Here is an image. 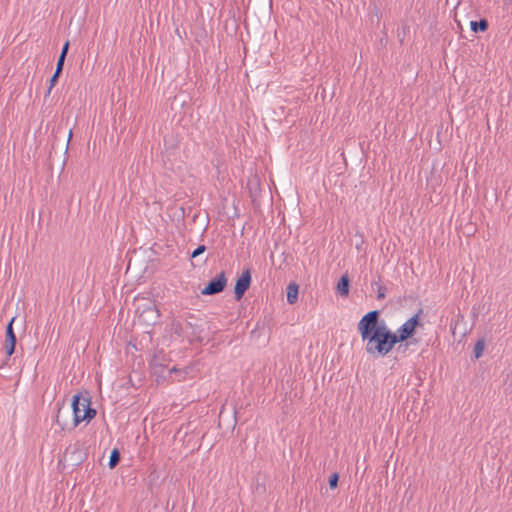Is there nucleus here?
<instances>
[{
    "label": "nucleus",
    "mask_w": 512,
    "mask_h": 512,
    "mask_svg": "<svg viewBox=\"0 0 512 512\" xmlns=\"http://www.w3.org/2000/svg\"><path fill=\"white\" fill-rule=\"evenodd\" d=\"M380 312L372 310L358 322L357 329L366 342L365 350L373 357H384L398 343L394 332L384 323L379 322Z\"/></svg>",
    "instance_id": "f257e3e1"
},
{
    "label": "nucleus",
    "mask_w": 512,
    "mask_h": 512,
    "mask_svg": "<svg viewBox=\"0 0 512 512\" xmlns=\"http://www.w3.org/2000/svg\"><path fill=\"white\" fill-rule=\"evenodd\" d=\"M71 407L74 427L82 421L90 422L97 413L96 410L91 407V396L87 390L73 396Z\"/></svg>",
    "instance_id": "f03ea898"
},
{
    "label": "nucleus",
    "mask_w": 512,
    "mask_h": 512,
    "mask_svg": "<svg viewBox=\"0 0 512 512\" xmlns=\"http://www.w3.org/2000/svg\"><path fill=\"white\" fill-rule=\"evenodd\" d=\"M422 313H423V310L419 309L415 315H413L407 321H405L397 329V331L394 332V335H395L398 343H402L414 335L416 328L418 326H421L420 315Z\"/></svg>",
    "instance_id": "7ed1b4c3"
},
{
    "label": "nucleus",
    "mask_w": 512,
    "mask_h": 512,
    "mask_svg": "<svg viewBox=\"0 0 512 512\" xmlns=\"http://www.w3.org/2000/svg\"><path fill=\"white\" fill-rule=\"evenodd\" d=\"M15 319L16 317H12L6 326L5 341L3 344L6 359L0 364V369H3L5 366L8 365L10 357L15 353L16 350L17 338L13 328V323Z\"/></svg>",
    "instance_id": "20e7f679"
},
{
    "label": "nucleus",
    "mask_w": 512,
    "mask_h": 512,
    "mask_svg": "<svg viewBox=\"0 0 512 512\" xmlns=\"http://www.w3.org/2000/svg\"><path fill=\"white\" fill-rule=\"evenodd\" d=\"M227 285V278L224 271H221L201 290V294L211 296L221 293Z\"/></svg>",
    "instance_id": "39448f33"
},
{
    "label": "nucleus",
    "mask_w": 512,
    "mask_h": 512,
    "mask_svg": "<svg viewBox=\"0 0 512 512\" xmlns=\"http://www.w3.org/2000/svg\"><path fill=\"white\" fill-rule=\"evenodd\" d=\"M251 281L252 278L250 269L244 270L242 274L237 278L234 287V296L237 301L243 298L245 292L249 289L251 285Z\"/></svg>",
    "instance_id": "423d86ee"
},
{
    "label": "nucleus",
    "mask_w": 512,
    "mask_h": 512,
    "mask_svg": "<svg viewBox=\"0 0 512 512\" xmlns=\"http://www.w3.org/2000/svg\"><path fill=\"white\" fill-rule=\"evenodd\" d=\"M165 356L162 353L155 354L154 357L151 360V368L153 369L154 374L156 375H162L165 370H168L169 373H176L178 372V369L174 366L172 368H168L166 364L164 363Z\"/></svg>",
    "instance_id": "0eeeda50"
},
{
    "label": "nucleus",
    "mask_w": 512,
    "mask_h": 512,
    "mask_svg": "<svg viewBox=\"0 0 512 512\" xmlns=\"http://www.w3.org/2000/svg\"><path fill=\"white\" fill-rule=\"evenodd\" d=\"M167 332L170 334L171 337H175L177 339H183L185 334V328L184 325L176 319H173L167 326Z\"/></svg>",
    "instance_id": "6e6552de"
},
{
    "label": "nucleus",
    "mask_w": 512,
    "mask_h": 512,
    "mask_svg": "<svg viewBox=\"0 0 512 512\" xmlns=\"http://www.w3.org/2000/svg\"><path fill=\"white\" fill-rule=\"evenodd\" d=\"M350 280L347 274L340 277L337 283V293L341 296H347L349 294Z\"/></svg>",
    "instance_id": "1a4fd4ad"
},
{
    "label": "nucleus",
    "mask_w": 512,
    "mask_h": 512,
    "mask_svg": "<svg viewBox=\"0 0 512 512\" xmlns=\"http://www.w3.org/2000/svg\"><path fill=\"white\" fill-rule=\"evenodd\" d=\"M298 293H299V285L295 282H291L287 286V302L289 304H294L298 300Z\"/></svg>",
    "instance_id": "9d476101"
},
{
    "label": "nucleus",
    "mask_w": 512,
    "mask_h": 512,
    "mask_svg": "<svg viewBox=\"0 0 512 512\" xmlns=\"http://www.w3.org/2000/svg\"><path fill=\"white\" fill-rule=\"evenodd\" d=\"M488 21L486 19H480L479 21H471L470 28L473 32H485L488 29Z\"/></svg>",
    "instance_id": "9b49d317"
},
{
    "label": "nucleus",
    "mask_w": 512,
    "mask_h": 512,
    "mask_svg": "<svg viewBox=\"0 0 512 512\" xmlns=\"http://www.w3.org/2000/svg\"><path fill=\"white\" fill-rule=\"evenodd\" d=\"M120 459H121V454H120L119 449L114 448L110 453L109 462H108L109 468H111V469L115 468L119 464Z\"/></svg>",
    "instance_id": "f8f14e48"
},
{
    "label": "nucleus",
    "mask_w": 512,
    "mask_h": 512,
    "mask_svg": "<svg viewBox=\"0 0 512 512\" xmlns=\"http://www.w3.org/2000/svg\"><path fill=\"white\" fill-rule=\"evenodd\" d=\"M80 451L77 448H74L72 451L69 449L66 450L65 457L70 455V460L73 461V465H79L82 462V458L80 455Z\"/></svg>",
    "instance_id": "ddd939ff"
},
{
    "label": "nucleus",
    "mask_w": 512,
    "mask_h": 512,
    "mask_svg": "<svg viewBox=\"0 0 512 512\" xmlns=\"http://www.w3.org/2000/svg\"><path fill=\"white\" fill-rule=\"evenodd\" d=\"M377 287V299L383 300L386 297V288L381 284L380 276L378 277V281L372 282V287Z\"/></svg>",
    "instance_id": "4468645a"
},
{
    "label": "nucleus",
    "mask_w": 512,
    "mask_h": 512,
    "mask_svg": "<svg viewBox=\"0 0 512 512\" xmlns=\"http://www.w3.org/2000/svg\"><path fill=\"white\" fill-rule=\"evenodd\" d=\"M484 348H485V341H484V339H479L476 342V344L474 346V349H473V354H474L475 359H478V358H480L482 356Z\"/></svg>",
    "instance_id": "2eb2a0df"
},
{
    "label": "nucleus",
    "mask_w": 512,
    "mask_h": 512,
    "mask_svg": "<svg viewBox=\"0 0 512 512\" xmlns=\"http://www.w3.org/2000/svg\"><path fill=\"white\" fill-rule=\"evenodd\" d=\"M338 481H339V474L338 473H333L330 477H329V487L331 489H335L337 488L338 486Z\"/></svg>",
    "instance_id": "dca6fc26"
},
{
    "label": "nucleus",
    "mask_w": 512,
    "mask_h": 512,
    "mask_svg": "<svg viewBox=\"0 0 512 512\" xmlns=\"http://www.w3.org/2000/svg\"><path fill=\"white\" fill-rule=\"evenodd\" d=\"M206 251L205 245H199L193 252L191 253V258H196L199 255L203 254Z\"/></svg>",
    "instance_id": "f3484780"
},
{
    "label": "nucleus",
    "mask_w": 512,
    "mask_h": 512,
    "mask_svg": "<svg viewBox=\"0 0 512 512\" xmlns=\"http://www.w3.org/2000/svg\"><path fill=\"white\" fill-rule=\"evenodd\" d=\"M58 79H59V78H57V76H54V75H52V76H51V78H50V80H49V88H48V90H47L46 95H49V94H50V92H51L52 88H53V87L56 85V83L58 82Z\"/></svg>",
    "instance_id": "a211bd4d"
},
{
    "label": "nucleus",
    "mask_w": 512,
    "mask_h": 512,
    "mask_svg": "<svg viewBox=\"0 0 512 512\" xmlns=\"http://www.w3.org/2000/svg\"><path fill=\"white\" fill-rule=\"evenodd\" d=\"M69 45H70L69 41H66V42L64 43V45H63V47H62V49H61V53H60V55H59V56H62V57H64V58H66L67 53H68V50H69Z\"/></svg>",
    "instance_id": "6ab92c4d"
},
{
    "label": "nucleus",
    "mask_w": 512,
    "mask_h": 512,
    "mask_svg": "<svg viewBox=\"0 0 512 512\" xmlns=\"http://www.w3.org/2000/svg\"><path fill=\"white\" fill-rule=\"evenodd\" d=\"M64 62H65V58L62 56H59L58 60H57L56 68L63 70Z\"/></svg>",
    "instance_id": "aec40b11"
},
{
    "label": "nucleus",
    "mask_w": 512,
    "mask_h": 512,
    "mask_svg": "<svg viewBox=\"0 0 512 512\" xmlns=\"http://www.w3.org/2000/svg\"><path fill=\"white\" fill-rule=\"evenodd\" d=\"M147 312L155 313V314H156V318H159V317H160L159 311H158V309L156 308V306H155V305H152L151 307H149V308L147 309Z\"/></svg>",
    "instance_id": "412c9836"
},
{
    "label": "nucleus",
    "mask_w": 512,
    "mask_h": 512,
    "mask_svg": "<svg viewBox=\"0 0 512 512\" xmlns=\"http://www.w3.org/2000/svg\"><path fill=\"white\" fill-rule=\"evenodd\" d=\"M56 423L61 426L62 429H64V423L60 420V410L58 411V414L56 416Z\"/></svg>",
    "instance_id": "4be33fe9"
},
{
    "label": "nucleus",
    "mask_w": 512,
    "mask_h": 512,
    "mask_svg": "<svg viewBox=\"0 0 512 512\" xmlns=\"http://www.w3.org/2000/svg\"><path fill=\"white\" fill-rule=\"evenodd\" d=\"M61 73H62V70H60V69H57V68H56V69H55V72H54V74H53V75H54V76H57V78H59V77H60V75H61Z\"/></svg>",
    "instance_id": "5701e85b"
},
{
    "label": "nucleus",
    "mask_w": 512,
    "mask_h": 512,
    "mask_svg": "<svg viewBox=\"0 0 512 512\" xmlns=\"http://www.w3.org/2000/svg\"><path fill=\"white\" fill-rule=\"evenodd\" d=\"M71 136H72V130H70V132H69V138H71Z\"/></svg>",
    "instance_id": "b1692460"
}]
</instances>
